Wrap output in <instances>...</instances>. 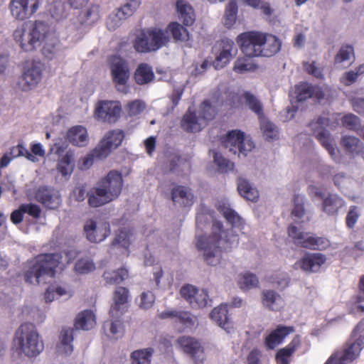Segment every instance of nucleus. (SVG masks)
Listing matches in <instances>:
<instances>
[{
	"label": "nucleus",
	"mask_w": 364,
	"mask_h": 364,
	"mask_svg": "<svg viewBox=\"0 0 364 364\" xmlns=\"http://www.w3.org/2000/svg\"><path fill=\"white\" fill-rule=\"evenodd\" d=\"M208 223V215L198 213L196 215V247L203 252L206 262L212 266L217 265L222 251L230 250L238 244V236L232 229L225 230L221 222L214 220L212 232L209 237L202 235L203 228Z\"/></svg>",
	"instance_id": "1"
},
{
	"label": "nucleus",
	"mask_w": 364,
	"mask_h": 364,
	"mask_svg": "<svg viewBox=\"0 0 364 364\" xmlns=\"http://www.w3.org/2000/svg\"><path fill=\"white\" fill-rule=\"evenodd\" d=\"M16 43L25 52L35 50L43 44L42 53L49 60L61 55L62 49L55 32L46 23H25L14 32Z\"/></svg>",
	"instance_id": "2"
},
{
	"label": "nucleus",
	"mask_w": 364,
	"mask_h": 364,
	"mask_svg": "<svg viewBox=\"0 0 364 364\" xmlns=\"http://www.w3.org/2000/svg\"><path fill=\"white\" fill-rule=\"evenodd\" d=\"M123 178L120 172L110 171L101 178L88 193V203L97 208L117 199L122 190Z\"/></svg>",
	"instance_id": "3"
},
{
	"label": "nucleus",
	"mask_w": 364,
	"mask_h": 364,
	"mask_svg": "<svg viewBox=\"0 0 364 364\" xmlns=\"http://www.w3.org/2000/svg\"><path fill=\"white\" fill-rule=\"evenodd\" d=\"M62 257L58 253L41 254L28 261L24 272L26 282L38 284L46 277H53Z\"/></svg>",
	"instance_id": "4"
},
{
	"label": "nucleus",
	"mask_w": 364,
	"mask_h": 364,
	"mask_svg": "<svg viewBox=\"0 0 364 364\" xmlns=\"http://www.w3.org/2000/svg\"><path fill=\"white\" fill-rule=\"evenodd\" d=\"M14 348L19 355L35 358L44 349L43 340L31 323H22L15 333Z\"/></svg>",
	"instance_id": "5"
},
{
	"label": "nucleus",
	"mask_w": 364,
	"mask_h": 364,
	"mask_svg": "<svg viewBox=\"0 0 364 364\" xmlns=\"http://www.w3.org/2000/svg\"><path fill=\"white\" fill-rule=\"evenodd\" d=\"M364 347V320L353 330L343 348L334 352L325 364H349L356 359Z\"/></svg>",
	"instance_id": "6"
},
{
	"label": "nucleus",
	"mask_w": 364,
	"mask_h": 364,
	"mask_svg": "<svg viewBox=\"0 0 364 364\" xmlns=\"http://www.w3.org/2000/svg\"><path fill=\"white\" fill-rule=\"evenodd\" d=\"M168 41L166 33L158 28H146L134 33L132 46L139 53L154 52L162 48Z\"/></svg>",
	"instance_id": "7"
},
{
	"label": "nucleus",
	"mask_w": 364,
	"mask_h": 364,
	"mask_svg": "<svg viewBox=\"0 0 364 364\" xmlns=\"http://www.w3.org/2000/svg\"><path fill=\"white\" fill-rule=\"evenodd\" d=\"M240 98L244 100L249 108L260 119V126L267 139L273 140L278 136L277 127L263 117V109L260 102L249 92H244Z\"/></svg>",
	"instance_id": "8"
},
{
	"label": "nucleus",
	"mask_w": 364,
	"mask_h": 364,
	"mask_svg": "<svg viewBox=\"0 0 364 364\" xmlns=\"http://www.w3.org/2000/svg\"><path fill=\"white\" fill-rule=\"evenodd\" d=\"M237 42L247 57L262 56L265 34L259 32L243 33L237 36Z\"/></svg>",
	"instance_id": "9"
},
{
	"label": "nucleus",
	"mask_w": 364,
	"mask_h": 364,
	"mask_svg": "<svg viewBox=\"0 0 364 364\" xmlns=\"http://www.w3.org/2000/svg\"><path fill=\"white\" fill-rule=\"evenodd\" d=\"M110 71L117 90L122 93H127L130 74L127 62L119 55L112 56L110 59Z\"/></svg>",
	"instance_id": "10"
},
{
	"label": "nucleus",
	"mask_w": 364,
	"mask_h": 364,
	"mask_svg": "<svg viewBox=\"0 0 364 364\" xmlns=\"http://www.w3.org/2000/svg\"><path fill=\"white\" fill-rule=\"evenodd\" d=\"M325 121L326 119L320 118L316 122L310 123L309 127L312 129L316 139L328 151L331 159L336 162H340V151L336 147L335 143L331 139L329 132L323 127V125L325 124Z\"/></svg>",
	"instance_id": "11"
},
{
	"label": "nucleus",
	"mask_w": 364,
	"mask_h": 364,
	"mask_svg": "<svg viewBox=\"0 0 364 364\" xmlns=\"http://www.w3.org/2000/svg\"><path fill=\"white\" fill-rule=\"evenodd\" d=\"M223 144L234 154L238 151L239 155L242 154L245 156L255 147L253 141L245 137L244 132L240 130L229 132Z\"/></svg>",
	"instance_id": "12"
},
{
	"label": "nucleus",
	"mask_w": 364,
	"mask_h": 364,
	"mask_svg": "<svg viewBox=\"0 0 364 364\" xmlns=\"http://www.w3.org/2000/svg\"><path fill=\"white\" fill-rule=\"evenodd\" d=\"M43 1V0H11V14L17 20L29 18L38 11Z\"/></svg>",
	"instance_id": "13"
},
{
	"label": "nucleus",
	"mask_w": 364,
	"mask_h": 364,
	"mask_svg": "<svg viewBox=\"0 0 364 364\" xmlns=\"http://www.w3.org/2000/svg\"><path fill=\"white\" fill-rule=\"evenodd\" d=\"M43 69L40 63H32L24 69L21 76L18 78L17 85L24 92L36 88L41 81Z\"/></svg>",
	"instance_id": "14"
},
{
	"label": "nucleus",
	"mask_w": 364,
	"mask_h": 364,
	"mask_svg": "<svg viewBox=\"0 0 364 364\" xmlns=\"http://www.w3.org/2000/svg\"><path fill=\"white\" fill-rule=\"evenodd\" d=\"M178 347L193 360L194 364H203L205 355L204 348L196 338L182 336L176 341Z\"/></svg>",
	"instance_id": "15"
},
{
	"label": "nucleus",
	"mask_w": 364,
	"mask_h": 364,
	"mask_svg": "<svg viewBox=\"0 0 364 364\" xmlns=\"http://www.w3.org/2000/svg\"><path fill=\"white\" fill-rule=\"evenodd\" d=\"M121 105L117 101H101L95 111V118L103 122L114 123L120 116Z\"/></svg>",
	"instance_id": "16"
},
{
	"label": "nucleus",
	"mask_w": 364,
	"mask_h": 364,
	"mask_svg": "<svg viewBox=\"0 0 364 364\" xmlns=\"http://www.w3.org/2000/svg\"><path fill=\"white\" fill-rule=\"evenodd\" d=\"M84 232L90 242L98 243L105 240L110 235V225L108 223L98 225L96 221L88 220L84 225Z\"/></svg>",
	"instance_id": "17"
},
{
	"label": "nucleus",
	"mask_w": 364,
	"mask_h": 364,
	"mask_svg": "<svg viewBox=\"0 0 364 364\" xmlns=\"http://www.w3.org/2000/svg\"><path fill=\"white\" fill-rule=\"evenodd\" d=\"M326 262V257L321 253H306L294 264V269L306 272H317Z\"/></svg>",
	"instance_id": "18"
},
{
	"label": "nucleus",
	"mask_w": 364,
	"mask_h": 364,
	"mask_svg": "<svg viewBox=\"0 0 364 364\" xmlns=\"http://www.w3.org/2000/svg\"><path fill=\"white\" fill-rule=\"evenodd\" d=\"M129 290L119 287L114 294V304L112 305L109 314L112 318H119L127 309Z\"/></svg>",
	"instance_id": "19"
},
{
	"label": "nucleus",
	"mask_w": 364,
	"mask_h": 364,
	"mask_svg": "<svg viewBox=\"0 0 364 364\" xmlns=\"http://www.w3.org/2000/svg\"><path fill=\"white\" fill-rule=\"evenodd\" d=\"M218 210L224 216L232 228H243L244 223L241 217L230 207L228 200L223 198L216 204Z\"/></svg>",
	"instance_id": "20"
},
{
	"label": "nucleus",
	"mask_w": 364,
	"mask_h": 364,
	"mask_svg": "<svg viewBox=\"0 0 364 364\" xmlns=\"http://www.w3.org/2000/svg\"><path fill=\"white\" fill-rule=\"evenodd\" d=\"M35 197L37 201L50 209L57 208L61 203L60 196L47 186L39 187Z\"/></svg>",
	"instance_id": "21"
},
{
	"label": "nucleus",
	"mask_w": 364,
	"mask_h": 364,
	"mask_svg": "<svg viewBox=\"0 0 364 364\" xmlns=\"http://www.w3.org/2000/svg\"><path fill=\"white\" fill-rule=\"evenodd\" d=\"M234 41L229 38H223L219 43L220 52L215 57L213 65L216 69H220L228 64L232 57Z\"/></svg>",
	"instance_id": "22"
},
{
	"label": "nucleus",
	"mask_w": 364,
	"mask_h": 364,
	"mask_svg": "<svg viewBox=\"0 0 364 364\" xmlns=\"http://www.w3.org/2000/svg\"><path fill=\"white\" fill-rule=\"evenodd\" d=\"M210 316L214 322H215L227 333H230L232 331L233 326L228 314L227 304H221L219 306L214 308L212 310Z\"/></svg>",
	"instance_id": "23"
},
{
	"label": "nucleus",
	"mask_w": 364,
	"mask_h": 364,
	"mask_svg": "<svg viewBox=\"0 0 364 364\" xmlns=\"http://www.w3.org/2000/svg\"><path fill=\"white\" fill-rule=\"evenodd\" d=\"M294 331L293 326L279 325L265 339V345L269 349H274L281 344L284 338Z\"/></svg>",
	"instance_id": "24"
},
{
	"label": "nucleus",
	"mask_w": 364,
	"mask_h": 364,
	"mask_svg": "<svg viewBox=\"0 0 364 364\" xmlns=\"http://www.w3.org/2000/svg\"><path fill=\"white\" fill-rule=\"evenodd\" d=\"M204 126L205 123H203L200 116H197L196 113L191 110V107H189L182 118V129L188 132H200Z\"/></svg>",
	"instance_id": "25"
},
{
	"label": "nucleus",
	"mask_w": 364,
	"mask_h": 364,
	"mask_svg": "<svg viewBox=\"0 0 364 364\" xmlns=\"http://www.w3.org/2000/svg\"><path fill=\"white\" fill-rule=\"evenodd\" d=\"M179 19L187 26H192L196 21L193 7L185 0H178L176 4Z\"/></svg>",
	"instance_id": "26"
},
{
	"label": "nucleus",
	"mask_w": 364,
	"mask_h": 364,
	"mask_svg": "<svg viewBox=\"0 0 364 364\" xmlns=\"http://www.w3.org/2000/svg\"><path fill=\"white\" fill-rule=\"evenodd\" d=\"M75 168V154L73 151L68 150L62 156L57 164V171L63 177L68 179L71 176Z\"/></svg>",
	"instance_id": "27"
},
{
	"label": "nucleus",
	"mask_w": 364,
	"mask_h": 364,
	"mask_svg": "<svg viewBox=\"0 0 364 364\" xmlns=\"http://www.w3.org/2000/svg\"><path fill=\"white\" fill-rule=\"evenodd\" d=\"M171 198L173 201L183 206H191L193 203V195L187 187L178 186L173 188L171 191Z\"/></svg>",
	"instance_id": "28"
},
{
	"label": "nucleus",
	"mask_w": 364,
	"mask_h": 364,
	"mask_svg": "<svg viewBox=\"0 0 364 364\" xmlns=\"http://www.w3.org/2000/svg\"><path fill=\"white\" fill-rule=\"evenodd\" d=\"M237 190L240 196L247 200L256 202L259 199V193L258 190L245 178H238Z\"/></svg>",
	"instance_id": "29"
},
{
	"label": "nucleus",
	"mask_w": 364,
	"mask_h": 364,
	"mask_svg": "<svg viewBox=\"0 0 364 364\" xmlns=\"http://www.w3.org/2000/svg\"><path fill=\"white\" fill-rule=\"evenodd\" d=\"M344 205L345 202L340 196L329 194L323 199L322 210L328 215H335Z\"/></svg>",
	"instance_id": "30"
},
{
	"label": "nucleus",
	"mask_w": 364,
	"mask_h": 364,
	"mask_svg": "<svg viewBox=\"0 0 364 364\" xmlns=\"http://www.w3.org/2000/svg\"><path fill=\"white\" fill-rule=\"evenodd\" d=\"M100 6L94 4L82 11L76 18L87 28L96 23L100 18Z\"/></svg>",
	"instance_id": "31"
},
{
	"label": "nucleus",
	"mask_w": 364,
	"mask_h": 364,
	"mask_svg": "<svg viewBox=\"0 0 364 364\" xmlns=\"http://www.w3.org/2000/svg\"><path fill=\"white\" fill-rule=\"evenodd\" d=\"M67 137L70 143L77 146H83L88 142L87 129L82 126H75L70 129Z\"/></svg>",
	"instance_id": "32"
},
{
	"label": "nucleus",
	"mask_w": 364,
	"mask_h": 364,
	"mask_svg": "<svg viewBox=\"0 0 364 364\" xmlns=\"http://www.w3.org/2000/svg\"><path fill=\"white\" fill-rule=\"evenodd\" d=\"M96 325V317L91 310H85L78 314L75 318V327L76 329L88 331Z\"/></svg>",
	"instance_id": "33"
},
{
	"label": "nucleus",
	"mask_w": 364,
	"mask_h": 364,
	"mask_svg": "<svg viewBox=\"0 0 364 364\" xmlns=\"http://www.w3.org/2000/svg\"><path fill=\"white\" fill-rule=\"evenodd\" d=\"M73 328H64L62 329L60 336V341L57 346L59 353L69 355L73 352Z\"/></svg>",
	"instance_id": "34"
},
{
	"label": "nucleus",
	"mask_w": 364,
	"mask_h": 364,
	"mask_svg": "<svg viewBox=\"0 0 364 364\" xmlns=\"http://www.w3.org/2000/svg\"><path fill=\"white\" fill-rule=\"evenodd\" d=\"M341 144L346 152L353 156L361 154L364 149L363 142L353 136H343L341 140Z\"/></svg>",
	"instance_id": "35"
},
{
	"label": "nucleus",
	"mask_w": 364,
	"mask_h": 364,
	"mask_svg": "<svg viewBox=\"0 0 364 364\" xmlns=\"http://www.w3.org/2000/svg\"><path fill=\"white\" fill-rule=\"evenodd\" d=\"M67 38L72 42L80 41L86 32V27L76 17L70 20L66 26Z\"/></svg>",
	"instance_id": "36"
},
{
	"label": "nucleus",
	"mask_w": 364,
	"mask_h": 364,
	"mask_svg": "<svg viewBox=\"0 0 364 364\" xmlns=\"http://www.w3.org/2000/svg\"><path fill=\"white\" fill-rule=\"evenodd\" d=\"M330 246V241L323 237L306 233L301 247L311 250H326Z\"/></svg>",
	"instance_id": "37"
},
{
	"label": "nucleus",
	"mask_w": 364,
	"mask_h": 364,
	"mask_svg": "<svg viewBox=\"0 0 364 364\" xmlns=\"http://www.w3.org/2000/svg\"><path fill=\"white\" fill-rule=\"evenodd\" d=\"M154 78L152 68L147 63H141L138 65L134 79L138 85H143L151 82Z\"/></svg>",
	"instance_id": "38"
},
{
	"label": "nucleus",
	"mask_w": 364,
	"mask_h": 364,
	"mask_svg": "<svg viewBox=\"0 0 364 364\" xmlns=\"http://www.w3.org/2000/svg\"><path fill=\"white\" fill-rule=\"evenodd\" d=\"M353 55L354 50L351 46H343L335 57V65L338 68H346L351 63V58H353Z\"/></svg>",
	"instance_id": "39"
},
{
	"label": "nucleus",
	"mask_w": 364,
	"mask_h": 364,
	"mask_svg": "<svg viewBox=\"0 0 364 364\" xmlns=\"http://www.w3.org/2000/svg\"><path fill=\"white\" fill-rule=\"evenodd\" d=\"M263 304L273 311L279 310L283 305L282 298L272 290H265L262 292Z\"/></svg>",
	"instance_id": "40"
},
{
	"label": "nucleus",
	"mask_w": 364,
	"mask_h": 364,
	"mask_svg": "<svg viewBox=\"0 0 364 364\" xmlns=\"http://www.w3.org/2000/svg\"><path fill=\"white\" fill-rule=\"evenodd\" d=\"M176 323L181 326L183 331L191 330L198 325V318L190 311H180Z\"/></svg>",
	"instance_id": "41"
},
{
	"label": "nucleus",
	"mask_w": 364,
	"mask_h": 364,
	"mask_svg": "<svg viewBox=\"0 0 364 364\" xmlns=\"http://www.w3.org/2000/svg\"><path fill=\"white\" fill-rule=\"evenodd\" d=\"M280 48L281 43L276 36L265 34V43L262 46V56H272L278 53Z\"/></svg>",
	"instance_id": "42"
},
{
	"label": "nucleus",
	"mask_w": 364,
	"mask_h": 364,
	"mask_svg": "<svg viewBox=\"0 0 364 364\" xmlns=\"http://www.w3.org/2000/svg\"><path fill=\"white\" fill-rule=\"evenodd\" d=\"M154 350L151 348L134 350L131 354L132 364H151Z\"/></svg>",
	"instance_id": "43"
},
{
	"label": "nucleus",
	"mask_w": 364,
	"mask_h": 364,
	"mask_svg": "<svg viewBox=\"0 0 364 364\" xmlns=\"http://www.w3.org/2000/svg\"><path fill=\"white\" fill-rule=\"evenodd\" d=\"M237 283L240 289L247 290L257 287L258 286L259 281L255 274L250 272H245L238 276Z\"/></svg>",
	"instance_id": "44"
},
{
	"label": "nucleus",
	"mask_w": 364,
	"mask_h": 364,
	"mask_svg": "<svg viewBox=\"0 0 364 364\" xmlns=\"http://www.w3.org/2000/svg\"><path fill=\"white\" fill-rule=\"evenodd\" d=\"M257 65L250 58H240L235 62L233 70L235 73L243 74L247 72L254 71Z\"/></svg>",
	"instance_id": "45"
},
{
	"label": "nucleus",
	"mask_w": 364,
	"mask_h": 364,
	"mask_svg": "<svg viewBox=\"0 0 364 364\" xmlns=\"http://www.w3.org/2000/svg\"><path fill=\"white\" fill-rule=\"evenodd\" d=\"M238 6L235 0H230L227 5L225 14V26L230 28L236 21Z\"/></svg>",
	"instance_id": "46"
},
{
	"label": "nucleus",
	"mask_w": 364,
	"mask_h": 364,
	"mask_svg": "<svg viewBox=\"0 0 364 364\" xmlns=\"http://www.w3.org/2000/svg\"><path fill=\"white\" fill-rule=\"evenodd\" d=\"M128 277V271L121 268L117 271L105 272L103 277L106 282L109 284L120 283Z\"/></svg>",
	"instance_id": "47"
},
{
	"label": "nucleus",
	"mask_w": 364,
	"mask_h": 364,
	"mask_svg": "<svg viewBox=\"0 0 364 364\" xmlns=\"http://www.w3.org/2000/svg\"><path fill=\"white\" fill-rule=\"evenodd\" d=\"M207 306H211V299L209 298L208 291L205 289H198L197 295L191 301V306L195 308H203Z\"/></svg>",
	"instance_id": "48"
},
{
	"label": "nucleus",
	"mask_w": 364,
	"mask_h": 364,
	"mask_svg": "<svg viewBox=\"0 0 364 364\" xmlns=\"http://www.w3.org/2000/svg\"><path fill=\"white\" fill-rule=\"evenodd\" d=\"M314 85L308 82H301L296 87L297 101L301 102L313 97Z\"/></svg>",
	"instance_id": "49"
},
{
	"label": "nucleus",
	"mask_w": 364,
	"mask_h": 364,
	"mask_svg": "<svg viewBox=\"0 0 364 364\" xmlns=\"http://www.w3.org/2000/svg\"><path fill=\"white\" fill-rule=\"evenodd\" d=\"M174 39L186 41L189 40L188 30L178 22H173L168 26Z\"/></svg>",
	"instance_id": "50"
},
{
	"label": "nucleus",
	"mask_w": 364,
	"mask_h": 364,
	"mask_svg": "<svg viewBox=\"0 0 364 364\" xmlns=\"http://www.w3.org/2000/svg\"><path fill=\"white\" fill-rule=\"evenodd\" d=\"M124 135L119 129L109 132L103 138L107 143L114 149L118 147L122 142Z\"/></svg>",
	"instance_id": "51"
},
{
	"label": "nucleus",
	"mask_w": 364,
	"mask_h": 364,
	"mask_svg": "<svg viewBox=\"0 0 364 364\" xmlns=\"http://www.w3.org/2000/svg\"><path fill=\"white\" fill-rule=\"evenodd\" d=\"M75 269L78 274H85L94 271L95 264L90 258L83 257L77 261Z\"/></svg>",
	"instance_id": "52"
},
{
	"label": "nucleus",
	"mask_w": 364,
	"mask_h": 364,
	"mask_svg": "<svg viewBox=\"0 0 364 364\" xmlns=\"http://www.w3.org/2000/svg\"><path fill=\"white\" fill-rule=\"evenodd\" d=\"M132 235L129 229L126 228L119 230L112 242L113 245H119L124 249H127L130 244V237Z\"/></svg>",
	"instance_id": "53"
},
{
	"label": "nucleus",
	"mask_w": 364,
	"mask_h": 364,
	"mask_svg": "<svg viewBox=\"0 0 364 364\" xmlns=\"http://www.w3.org/2000/svg\"><path fill=\"white\" fill-rule=\"evenodd\" d=\"M216 112L215 106L212 105L209 100H205L200 107V116L203 123L205 124L206 121L213 119Z\"/></svg>",
	"instance_id": "54"
},
{
	"label": "nucleus",
	"mask_w": 364,
	"mask_h": 364,
	"mask_svg": "<svg viewBox=\"0 0 364 364\" xmlns=\"http://www.w3.org/2000/svg\"><path fill=\"white\" fill-rule=\"evenodd\" d=\"M213 156L214 162L218 166L221 172H228L233 169L234 164L228 159L224 158L215 150L211 151Z\"/></svg>",
	"instance_id": "55"
},
{
	"label": "nucleus",
	"mask_w": 364,
	"mask_h": 364,
	"mask_svg": "<svg viewBox=\"0 0 364 364\" xmlns=\"http://www.w3.org/2000/svg\"><path fill=\"white\" fill-rule=\"evenodd\" d=\"M121 10L118 8L112 12L107 19V26L109 30L114 31L118 28L122 21L127 18L121 15Z\"/></svg>",
	"instance_id": "56"
},
{
	"label": "nucleus",
	"mask_w": 364,
	"mask_h": 364,
	"mask_svg": "<svg viewBox=\"0 0 364 364\" xmlns=\"http://www.w3.org/2000/svg\"><path fill=\"white\" fill-rule=\"evenodd\" d=\"M141 0H126L125 3L119 9L121 10V15L129 18L132 16L139 8Z\"/></svg>",
	"instance_id": "57"
},
{
	"label": "nucleus",
	"mask_w": 364,
	"mask_h": 364,
	"mask_svg": "<svg viewBox=\"0 0 364 364\" xmlns=\"http://www.w3.org/2000/svg\"><path fill=\"white\" fill-rule=\"evenodd\" d=\"M49 12L51 17L57 21L63 19L66 16L64 4L60 1L51 4Z\"/></svg>",
	"instance_id": "58"
},
{
	"label": "nucleus",
	"mask_w": 364,
	"mask_h": 364,
	"mask_svg": "<svg viewBox=\"0 0 364 364\" xmlns=\"http://www.w3.org/2000/svg\"><path fill=\"white\" fill-rule=\"evenodd\" d=\"M114 319L111 322H106L104 324V328H109L111 335L116 339L122 337L123 334V327L122 322L118 320L119 318H112Z\"/></svg>",
	"instance_id": "59"
},
{
	"label": "nucleus",
	"mask_w": 364,
	"mask_h": 364,
	"mask_svg": "<svg viewBox=\"0 0 364 364\" xmlns=\"http://www.w3.org/2000/svg\"><path fill=\"white\" fill-rule=\"evenodd\" d=\"M113 149L103 139L100 141L97 146L92 151V155L97 159H103L108 156Z\"/></svg>",
	"instance_id": "60"
},
{
	"label": "nucleus",
	"mask_w": 364,
	"mask_h": 364,
	"mask_svg": "<svg viewBox=\"0 0 364 364\" xmlns=\"http://www.w3.org/2000/svg\"><path fill=\"white\" fill-rule=\"evenodd\" d=\"M198 290V289L192 284H186L181 288L180 294L191 305V301L197 295Z\"/></svg>",
	"instance_id": "61"
},
{
	"label": "nucleus",
	"mask_w": 364,
	"mask_h": 364,
	"mask_svg": "<svg viewBox=\"0 0 364 364\" xmlns=\"http://www.w3.org/2000/svg\"><path fill=\"white\" fill-rule=\"evenodd\" d=\"M177 168H180L182 171H189L191 168L189 160L179 156H175L171 162V169L176 170Z\"/></svg>",
	"instance_id": "62"
},
{
	"label": "nucleus",
	"mask_w": 364,
	"mask_h": 364,
	"mask_svg": "<svg viewBox=\"0 0 364 364\" xmlns=\"http://www.w3.org/2000/svg\"><path fill=\"white\" fill-rule=\"evenodd\" d=\"M294 207L292 210V215L297 218H301L304 215V198L302 196L297 195L294 198Z\"/></svg>",
	"instance_id": "63"
},
{
	"label": "nucleus",
	"mask_w": 364,
	"mask_h": 364,
	"mask_svg": "<svg viewBox=\"0 0 364 364\" xmlns=\"http://www.w3.org/2000/svg\"><path fill=\"white\" fill-rule=\"evenodd\" d=\"M288 234L290 237L292 238L294 244L298 246H301L304 239L306 235L300 231L296 226L291 225L288 228Z\"/></svg>",
	"instance_id": "64"
}]
</instances>
